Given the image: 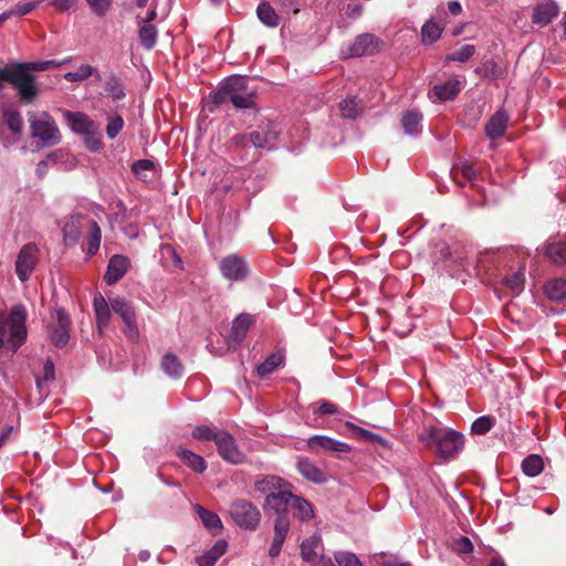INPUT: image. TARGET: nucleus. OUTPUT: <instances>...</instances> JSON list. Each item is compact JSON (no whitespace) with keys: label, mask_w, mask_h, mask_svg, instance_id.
Wrapping results in <instances>:
<instances>
[{"label":"nucleus","mask_w":566,"mask_h":566,"mask_svg":"<svg viewBox=\"0 0 566 566\" xmlns=\"http://www.w3.org/2000/svg\"><path fill=\"white\" fill-rule=\"evenodd\" d=\"M419 440L444 460L454 459L464 447V436L451 428L440 424L423 426Z\"/></svg>","instance_id":"1"},{"label":"nucleus","mask_w":566,"mask_h":566,"mask_svg":"<svg viewBox=\"0 0 566 566\" xmlns=\"http://www.w3.org/2000/svg\"><path fill=\"white\" fill-rule=\"evenodd\" d=\"M27 311L23 305L12 307L10 314H0V348L6 344L14 353L27 338Z\"/></svg>","instance_id":"2"},{"label":"nucleus","mask_w":566,"mask_h":566,"mask_svg":"<svg viewBox=\"0 0 566 566\" xmlns=\"http://www.w3.org/2000/svg\"><path fill=\"white\" fill-rule=\"evenodd\" d=\"M289 484L276 475H268L255 481V489L264 494L265 512L275 513L286 504L285 497L289 494Z\"/></svg>","instance_id":"3"},{"label":"nucleus","mask_w":566,"mask_h":566,"mask_svg":"<svg viewBox=\"0 0 566 566\" xmlns=\"http://www.w3.org/2000/svg\"><path fill=\"white\" fill-rule=\"evenodd\" d=\"M31 137L39 139L43 146H54L61 142V133L55 120L46 112L28 113Z\"/></svg>","instance_id":"4"},{"label":"nucleus","mask_w":566,"mask_h":566,"mask_svg":"<svg viewBox=\"0 0 566 566\" xmlns=\"http://www.w3.org/2000/svg\"><path fill=\"white\" fill-rule=\"evenodd\" d=\"M230 516L235 525L247 531H255L261 522L259 509L247 500H235L232 502Z\"/></svg>","instance_id":"5"},{"label":"nucleus","mask_w":566,"mask_h":566,"mask_svg":"<svg viewBox=\"0 0 566 566\" xmlns=\"http://www.w3.org/2000/svg\"><path fill=\"white\" fill-rule=\"evenodd\" d=\"M40 261V249L36 243L29 242L19 250L14 270L20 282H27Z\"/></svg>","instance_id":"6"},{"label":"nucleus","mask_w":566,"mask_h":566,"mask_svg":"<svg viewBox=\"0 0 566 566\" xmlns=\"http://www.w3.org/2000/svg\"><path fill=\"white\" fill-rule=\"evenodd\" d=\"M11 84L18 90L21 99L31 102L38 94L35 77L28 72L22 63L13 65Z\"/></svg>","instance_id":"7"},{"label":"nucleus","mask_w":566,"mask_h":566,"mask_svg":"<svg viewBox=\"0 0 566 566\" xmlns=\"http://www.w3.org/2000/svg\"><path fill=\"white\" fill-rule=\"evenodd\" d=\"M379 40L371 33L359 34L355 41L343 48L340 55L343 59L359 57L371 55L378 51Z\"/></svg>","instance_id":"8"},{"label":"nucleus","mask_w":566,"mask_h":566,"mask_svg":"<svg viewBox=\"0 0 566 566\" xmlns=\"http://www.w3.org/2000/svg\"><path fill=\"white\" fill-rule=\"evenodd\" d=\"M286 504L282 510H277L275 513L287 514L291 511L293 515L302 522L310 521L314 517V511L312 504L304 497L293 494L291 491L285 497Z\"/></svg>","instance_id":"9"},{"label":"nucleus","mask_w":566,"mask_h":566,"mask_svg":"<svg viewBox=\"0 0 566 566\" xmlns=\"http://www.w3.org/2000/svg\"><path fill=\"white\" fill-rule=\"evenodd\" d=\"M70 317L62 308L55 312V322L49 325V337L59 347H63L69 343Z\"/></svg>","instance_id":"10"},{"label":"nucleus","mask_w":566,"mask_h":566,"mask_svg":"<svg viewBox=\"0 0 566 566\" xmlns=\"http://www.w3.org/2000/svg\"><path fill=\"white\" fill-rule=\"evenodd\" d=\"M279 139L276 126L269 122L261 125L256 130L250 134V140L255 148L273 149Z\"/></svg>","instance_id":"11"},{"label":"nucleus","mask_w":566,"mask_h":566,"mask_svg":"<svg viewBox=\"0 0 566 566\" xmlns=\"http://www.w3.org/2000/svg\"><path fill=\"white\" fill-rule=\"evenodd\" d=\"M219 268L223 277L230 281L243 280L248 274L245 261L235 254L224 256L220 261Z\"/></svg>","instance_id":"12"},{"label":"nucleus","mask_w":566,"mask_h":566,"mask_svg":"<svg viewBox=\"0 0 566 566\" xmlns=\"http://www.w3.org/2000/svg\"><path fill=\"white\" fill-rule=\"evenodd\" d=\"M275 515L274 521V535L269 548V555L274 558L281 553L282 546L290 532V517L287 514L273 513Z\"/></svg>","instance_id":"13"},{"label":"nucleus","mask_w":566,"mask_h":566,"mask_svg":"<svg viewBox=\"0 0 566 566\" xmlns=\"http://www.w3.org/2000/svg\"><path fill=\"white\" fill-rule=\"evenodd\" d=\"M90 220L91 219L80 212L72 213L62 228L65 243L70 245L78 243L82 237V229L88 226Z\"/></svg>","instance_id":"14"},{"label":"nucleus","mask_w":566,"mask_h":566,"mask_svg":"<svg viewBox=\"0 0 566 566\" xmlns=\"http://www.w3.org/2000/svg\"><path fill=\"white\" fill-rule=\"evenodd\" d=\"M216 444L218 447L220 455L226 461L234 464L243 461V453L238 449L233 437L230 436L228 432L223 430L218 431Z\"/></svg>","instance_id":"15"},{"label":"nucleus","mask_w":566,"mask_h":566,"mask_svg":"<svg viewBox=\"0 0 566 566\" xmlns=\"http://www.w3.org/2000/svg\"><path fill=\"white\" fill-rule=\"evenodd\" d=\"M112 310L118 314L127 327V334L129 337H136L138 335V328L136 324V314L127 301L120 297L111 300Z\"/></svg>","instance_id":"16"},{"label":"nucleus","mask_w":566,"mask_h":566,"mask_svg":"<svg viewBox=\"0 0 566 566\" xmlns=\"http://www.w3.org/2000/svg\"><path fill=\"white\" fill-rule=\"evenodd\" d=\"M307 446L315 452L318 450H325L335 453H347L352 450L349 444L328 436H313L308 438Z\"/></svg>","instance_id":"17"},{"label":"nucleus","mask_w":566,"mask_h":566,"mask_svg":"<svg viewBox=\"0 0 566 566\" xmlns=\"http://www.w3.org/2000/svg\"><path fill=\"white\" fill-rule=\"evenodd\" d=\"M130 261L123 254L113 255L107 264L104 281L107 285L117 283L127 272Z\"/></svg>","instance_id":"18"},{"label":"nucleus","mask_w":566,"mask_h":566,"mask_svg":"<svg viewBox=\"0 0 566 566\" xmlns=\"http://www.w3.org/2000/svg\"><path fill=\"white\" fill-rule=\"evenodd\" d=\"M252 324V317L249 314H240L232 323L231 333L227 338L229 348L237 349L243 342Z\"/></svg>","instance_id":"19"},{"label":"nucleus","mask_w":566,"mask_h":566,"mask_svg":"<svg viewBox=\"0 0 566 566\" xmlns=\"http://www.w3.org/2000/svg\"><path fill=\"white\" fill-rule=\"evenodd\" d=\"M63 116L75 134L84 135L98 126L88 115L82 112L64 111Z\"/></svg>","instance_id":"20"},{"label":"nucleus","mask_w":566,"mask_h":566,"mask_svg":"<svg viewBox=\"0 0 566 566\" xmlns=\"http://www.w3.org/2000/svg\"><path fill=\"white\" fill-rule=\"evenodd\" d=\"M245 82V77L240 75L228 77L219 90L211 95L212 102L217 105L230 102L233 90H244Z\"/></svg>","instance_id":"21"},{"label":"nucleus","mask_w":566,"mask_h":566,"mask_svg":"<svg viewBox=\"0 0 566 566\" xmlns=\"http://www.w3.org/2000/svg\"><path fill=\"white\" fill-rule=\"evenodd\" d=\"M507 123L509 115L503 109H499L485 124L486 136L491 139L501 137L506 130Z\"/></svg>","instance_id":"22"},{"label":"nucleus","mask_w":566,"mask_h":566,"mask_svg":"<svg viewBox=\"0 0 566 566\" xmlns=\"http://www.w3.org/2000/svg\"><path fill=\"white\" fill-rule=\"evenodd\" d=\"M94 312L97 321V327L99 333L105 328L111 319V302L107 303L102 294H96L93 302Z\"/></svg>","instance_id":"23"},{"label":"nucleus","mask_w":566,"mask_h":566,"mask_svg":"<svg viewBox=\"0 0 566 566\" xmlns=\"http://www.w3.org/2000/svg\"><path fill=\"white\" fill-rule=\"evenodd\" d=\"M202 524L211 533V535L217 536L223 530L222 522L220 517L212 511L206 510L201 505L197 504L195 506Z\"/></svg>","instance_id":"24"},{"label":"nucleus","mask_w":566,"mask_h":566,"mask_svg":"<svg viewBox=\"0 0 566 566\" xmlns=\"http://www.w3.org/2000/svg\"><path fill=\"white\" fill-rule=\"evenodd\" d=\"M557 14L558 7L555 2H544L535 7L533 22L539 25H547Z\"/></svg>","instance_id":"25"},{"label":"nucleus","mask_w":566,"mask_h":566,"mask_svg":"<svg viewBox=\"0 0 566 566\" xmlns=\"http://www.w3.org/2000/svg\"><path fill=\"white\" fill-rule=\"evenodd\" d=\"M461 91V81L449 80L444 83L433 86V95L438 101H449L454 98Z\"/></svg>","instance_id":"26"},{"label":"nucleus","mask_w":566,"mask_h":566,"mask_svg":"<svg viewBox=\"0 0 566 566\" xmlns=\"http://www.w3.org/2000/svg\"><path fill=\"white\" fill-rule=\"evenodd\" d=\"M298 472L308 481L314 483L326 482L325 473L308 459H301L297 462Z\"/></svg>","instance_id":"27"},{"label":"nucleus","mask_w":566,"mask_h":566,"mask_svg":"<svg viewBox=\"0 0 566 566\" xmlns=\"http://www.w3.org/2000/svg\"><path fill=\"white\" fill-rule=\"evenodd\" d=\"M228 543L219 539L205 554L197 558L199 566H214L216 562L227 552Z\"/></svg>","instance_id":"28"},{"label":"nucleus","mask_w":566,"mask_h":566,"mask_svg":"<svg viewBox=\"0 0 566 566\" xmlns=\"http://www.w3.org/2000/svg\"><path fill=\"white\" fill-rule=\"evenodd\" d=\"M104 90L113 101H122L126 96L123 83L114 72L106 74Z\"/></svg>","instance_id":"29"},{"label":"nucleus","mask_w":566,"mask_h":566,"mask_svg":"<svg viewBox=\"0 0 566 566\" xmlns=\"http://www.w3.org/2000/svg\"><path fill=\"white\" fill-rule=\"evenodd\" d=\"M544 292L551 301H566V279L559 277L549 280L545 284Z\"/></svg>","instance_id":"30"},{"label":"nucleus","mask_w":566,"mask_h":566,"mask_svg":"<svg viewBox=\"0 0 566 566\" xmlns=\"http://www.w3.org/2000/svg\"><path fill=\"white\" fill-rule=\"evenodd\" d=\"M161 368L164 373L171 378H180L184 375V366L179 358L172 353H167L163 357Z\"/></svg>","instance_id":"31"},{"label":"nucleus","mask_w":566,"mask_h":566,"mask_svg":"<svg viewBox=\"0 0 566 566\" xmlns=\"http://www.w3.org/2000/svg\"><path fill=\"white\" fill-rule=\"evenodd\" d=\"M322 545V537L318 534H314L306 538L301 544V556L303 560L312 563L318 556L316 549Z\"/></svg>","instance_id":"32"},{"label":"nucleus","mask_w":566,"mask_h":566,"mask_svg":"<svg viewBox=\"0 0 566 566\" xmlns=\"http://www.w3.org/2000/svg\"><path fill=\"white\" fill-rule=\"evenodd\" d=\"M422 115L417 111L407 112L401 118V125L407 135H417L421 132Z\"/></svg>","instance_id":"33"},{"label":"nucleus","mask_w":566,"mask_h":566,"mask_svg":"<svg viewBox=\"0 0 566 566\" xmlns=\"http://www.w3.org/2000/svg\"><path fill=\"white\" fill-rule=\"evenodd\" d=\"M177 455L195 472L202 473L207 469L205 459L187 449H180Z\"/></svg>","instance_id":"34"},{"label":"nucleus","mask_w":566,"mask_h":566,"mask_svg":"<svg viewBox=\"0 0 566 566\" xmlns=\"http://www.w3.org/2000/svg\"><path fill=\"white\" fill-rule=\"evenodd\" d=\"M64 78L69 82H83L91 76H95L96 80H101L98 71L90 64H81L76 71L65 73Z\"/></svg>","instance_id":"35"},{"label":"nucleus","mask_w":566,"mask_h":566,"mask_svg":"<svg viewBox=\"0 0 566 566\" xmlns=\"http://www.w3.org/2000/svg\"><path fill=\"white\" fill-rule=\"evenodd\" d=\"M259 20L269 28H275L280 23V17L268 2H261L256 8Z\"/></svg>","instance_id":"36"},{"label":"nucleus","mask_w":566,"mask_h":566,"mask_svg":"<svg viewBox=\"0 0 566 566\" xmlns=\"http://www.w3.org/2000/svg\"><path fill=\"white\" fill-rule=\"evenodd\" d=\"M90 232L87 237V256H93L97 253L101 247L102 231L98 223L95 220L88 221Z\"/></svg>","instance_id":"37"},{"label":"nucleus","mask_w":566,"mask_h":566,"mask_svg":"<svg viewBox=\"0 0 566 566\" xmlns=\"http://www.w3.org/2000/svg\"><path fill=\"white\" fill-rule=\"evenodd\" d=\"M522 470L524 474L531 478L539 475L544 470V461L537 454H530L522 461Z\"/></svg>","instance_id":"38"},{"label":"nucleus","mask_w":566,"mask_h":566,"mask_svg":"<svg viewBox=\"0 0 566 566\" xmlns=\"http://www.w3.org/2000/svg\"><path fill=\"white\" fill-rule=\"evenodd\" d=\"M546 255L556 264H566V241L548 242Z\"/></svg>","instance_id":"39"},{"label":"nucleus","mask_w":566,"mask_h":566,"mask_svg":"<svg viewBox=\"0 0 566 566\" xmlns=\"http://www.w3.org/2000/svg\"><path fill=\"white\" fill-rule=\"evenodd\" d=\"M158 31L155 25L145 23L139 29V42L143 48L150 50L157 42Z\"/></svg>","instance_id":"40"},{"label":"nucleus","mask_w":566,"mask_h":566,"mask_svg":"<svg viewBox=\"0 0 566 566\" xmlns=\"http://www.w3.org/2000/svg\"><path fill=\"white\" fill-rule=\"evenodd\" d=\"M282 364L283 356L281 354H271L261 365L258 366L256 373L261 378H264L272 374Z\"/></svg>","instance_id":"41"},{"label":"nucleus","mask_w":566,"mask_h":566,"mask_svg":"<svg viewBox=\"0 0 566 566\" xmlns=\"http://www.w3.org/2000/svg\"><path fill=\"white\" fill-rule=\"evenodd\" d=\"M339 109L344 117L355 118L361 113L363 105H361V102L359 99H357V97H349V98L344 99L339 104Z\"/></svg>","instance_id":"42"},{"label":"nucleus","mask_w":566,"mask_h":566,"mask_svg":"<svg viewBox=\"0 0 566 566\" xmlns=\"http://www.w3.org/2000/svg\"><path fill=\"white\" fill-rule=\"evenodd\" d=\"M242 90H233L232 95H230V103L235 108L247 109L254 107V96L251 93H241Z\"/></svg>","instance_id":"43"},{"label":"nucleus","mask_w":566,"mask_h":566,"mask_svg":"<svg viewBox=\"0 0 566 566\" xmlns=\"http://www.w3.org/2000/svg\"><path fill=\"white\" fill-rule=\"evenodd\" d=\"M442 33V27L433 21H427L421 28L422 42L431 44L436 42Z\"/></svg>","instance_id":"44"},{"label":"nucleus","mask_w":566,"mask_h":566,"mask_svg":"<svg viewBox=\"0 0 566 566\" xmlns=\"http://www.w3.org/2000/svg\"><path fill=\"white\" fill-rule=\"evenodd\" d=\"M3 119L8 126V128L14 134L18 135L22 132L23 122L21 114L17 109L8 108L3 112Z\"/></svg>","instance_id":"45"},{"label":"nucleus","mask_w":566,"mask_h":566,"mask_svg":"<svg viewBox=\"0 0 566 566\" xmlns=\"http://www.w3.org/2000/svg\"><path fill=\"white\" fill-rule=\"evenodd\" d=\"M124 127V119L115 114L107 117L106 135L109 139H115Z\"/></svg>","instance_id":"46"},{"label":"nucleus","mask_w":566,"mask_h":566,"mask_svg":"<svg viewBox=\"0 0 566 566\" xmlns=\"http://www.w3.org/2000/svg\"><path fill=\"white\" fill-rule=\"evenodd\" d=\"M505 285L514 293L523 290L525 276L522 270H518L504 279Z\"/></svg>","instance_id":"47"},{"label":"nucleus","mask_w":566,"mask_h":566,"mask_svg":"<svg viewBox=\"0 0 566 566\" xmlns=\"http://www.w3.org/2000/svg\"><path fill=\"white\" fill-rule=\"evenodd\" d=\"M84 137V144L91 151H98L102 144V135L98 126L87 134L82 135Z\"/></svg>","instance_id":"48"},{"label":"nucleus","mask_w":566,"mask_h":566,"mask_svg":"<svg viewBox=\"0 0 566 566\" xmlns=\"http://www.w3.org/2000/svg\"><path fill=\"white\" fill-rule=\"evenodd\" d=\"M338 566H363L359 558L352 552L339 551L334 554Z\"/></svg>","instance_id":"49"},{"label":"nucleus","mask_w":566,"mask_h":566,"mask_svg":"<svg viewBox=\"0 0 566 566\" xmlns=\"http://www.w3.org/2000/svg\"><path fill=\"white\" fill-rule=\"evenodd\" d=\"M475 53V46L472 44H465L462 48H460L454 53L448 55L446 57L447 61H455L460 63H464L469 61L473 54Z\"/></svg>","instance_id":"50"},{"label":"nucleus","mask_w":566,"mask_h":566,"mask_svg":"<svg viewBox=\"0 0 566 566\" xmlns=\"http://www.w3.org/2000/svg\"><path fill=\"white\" fill-rule=\"evenodd\" d=\"M133 172L143 180L148 178L147 172L155 170V165L149 159H139L135 161L132 166Z\"/></svg>","instance_id":"51"},{"label":"nucleus","mask_w":566,"mask_h":566,"mask_svg":"<svg viewBox=\"0 0 566 566\" xmlns=\"http://www.w3.org/2000/svg\"><path fill=\"white\" fill-rule=\"evenodd\" d=\"M494 424V421L489 416H482L476 418L472 426H471V432L474 434H484L489 432Z\"/></svg>","instance_id":"52"},{"label":"nucleus","mask_w":566,"mask_h":566,"mask_svg":"<svg viewBox=\"0 0 566 566\" xmlns=\"http://www.w3.org/2000/svg\"><path fill=\"white\" fill-rule=\"evenodd\" d=\"M192 437L197 440L201 441H210L213 440L216 442L218 438V431L214 432L210 427L208 426H197L192 430Z\"/></svg>","instance_id":"53"},{"label":"nucleus","mask_w":566,"mask_h":566,"mask_svg":"<svg viewBox=\"0 0 566 566\" xmlns=\"http://www.w3.org/2000/svg\"><path fill=\"white\" fill-rule=\"evenodd\" d=\"M41 4V0H30L27 2H20L14 8L10 9L12 12V15H25L33 11L35 8H38Z\"/></svg>","instance_id":"54"},{"label":"nucleus","mask_w":566,"mask_h":566,"mask_svg":"<svg viewBox=\"0 0 566 566\" xmlns=\"http://www.w3.org/2000/svg\"><path fill=\"white\" fill-rule=\"evenodd\" d=\"M91 10L99 17H103L109 9L113 0H85Z\"/></svg>","instance_id":"55"},{"label":"nucleus","mask_w":566,"mask_h":566,"mask_svg":"<svg viewBox=\"0 0 566 566\" xmlns=\"http://www.w3.org/2000/svg\"><path fill=\"white\" fill-rule=\"evenodd\" d=\"M28 70L45 71L50 67H60L62 63L56 60L36 61L30 63H22Z\"/></svg>","instance_id":"56"},{"label":"nucleus","mask_w":566,"mask_h":566,"mask_svg":"<svg viewBox=\"0 0 566 566\" xmlns=\"http://www.w3.org/2000/svg\"><path fill=\"white\" fill-rule=\"evenodd\" d=\"M345 426L349 429H352L358 438H361V439H365V440H369V441H373V440H378L379 437L364 428H360L358 426H356L355 423L350 422V421H347L345 423Z\"/></svg>","instance_id":"57"},{"label":"nucleus","mask_w":566,"mask_h":566,"mask_svg":"<svg viewBox=\"0 0 566 566\" xmlns=\"http://www.w3.org/2000/svg\"><path fill=\"white\" fill-rule=\"evenodd\" d=\"M18 429L19 427L14 424L4 427L0 434V447L11 441L17 436Z\"/></svg>","instance_id":"58"},{"label":"nucleus","mask_w":566,"mask_h":566,"mask_svg":"<svg viewBox=\"0 0 566 566\" xmlns=\"http://www.w3.org/2000/svg\"><path fill=\"white\" fill-rule=\"evenodd\" d=\"M454 548L460 553L467 554L473 549V545L468 537L461 536L455 541Z\"/></svg>","instance_id":"59"},{"label":"nucleus","mask_w":566,"mask_h":566,"mask_svg":"<svg viewBox=\"0 0 566 566\" xmlns=\"http://www.w3.org/2000/svg\"><path fill=\"white\" fill-rule=\"evenodd\" d=\"M314 412H321L323 415H334L337 412V406L331 401L323 400L319 402L318 408L314 409Z\"/></svg>","instance_id":"60"},{"label":"nucleus","mask_w":566,"mask_h":566,"mask_svg":"<svg viewBox=\"0 0 566 566\" xmlns=\"http://www.w3.org/2000/svg\"><path fill=\"white\" fill-rule=\"evenodd\" d=\"M458 169H460L462 176L468 180H473L475 177V170L473 166L468 161H462L458 165Z\"/></svg>","instance_id":"61"},{"label":"nucleus","mask_w":566,"mask_h":566,"mask_svg":"<svg viewBox=\"0 0 566 566\" xmlns=\"http://www.w3.org/2000/svg\"><path fill=\"white\" fill-rule=\"evenodd\" d=\"M77 0H53L51 4L59 11H69L73 9Z\"/></svg>","instance_id":"62"},{"label":"nucleus","mask_w":566,"mask_h":566,"mask_svg":"<svg viewBox=\"0 0 566 566\" xmlns=\"http://www.w3.org/2000/svg\"><path fill=\"white\" fill-rule=\"evenodd\" d=\"M402 562H400L396 556L392 555H381V565L382 566H400Z\"/></svg>","instance_id":"63"},{"label":"nucleus","mask_w":566,"mask_h":566,"mask_svg":"<svg viewBox=\"0 0 566 566\" xmlns=\"http://www.w3.org/2000/svg\"><path fill=\"white\" fill-rule=\"evenodd\" d=\"M311 564H313L315 566H335L332 558L323 556V555H318L317 558L315 560H313Z\"/></svg>","instance_id":"64"}]
</instances>
